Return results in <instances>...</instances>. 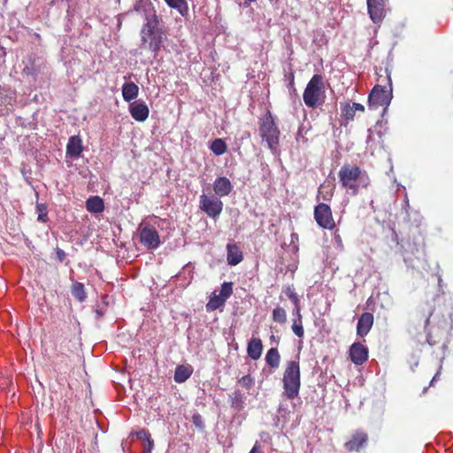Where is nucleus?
<instances>
[{
	"label": "nucleus",
	"instance_id": "45",
	"mask_svg": "<svg viewBox=\"0 0 453 453\" xmlns=\"http://www.w3.org/2000/svg\"><path fill=\"white\" fill-rule=\"evenodd\" d=\"M332 196H333V193H332V192H330V193L328 194V196H322V198H323L324 200H328V199H330Z\"/></svg>",
	"mask_w": 453,
	"mask_h": 453
},
{
	"label": "nucleus",
	"instance_id": "30",
	"mask_svg": "<svg viewBox=\"0 0 453 453\" xmlns=\"http://www.w3.org/2000/svg\"><path fill=\"white\" fill-rule=\"evenodd\" d=\"M273 320L280 325L285 324L287 322L286 311L280 306L274 308L273 311Z\"/></svg>",
	"mask_w": 453,
	"mask_h": 453
},
{
	"label": "nucleus",
	"instance_id": "39",
	"mask_svg": "<svg viewBox=\"0 0 453 453\" xmlns=\"http://www.w3.org/2000/svg\"><path fill=\"white\" fill-rule=\"evenodd\" d=\"M154 447V441L150 438L145 441V445L142 453H151Z\"/></svg>",
	"mask_w": 453,
	"mask_h": 453
},
{
	"label": "nucleus",
	"instance_id": "41",
	"mask_svg": "<svg viewBox=\"0 0 453 453\" xmlns=\"http://www.w3.org/2000/svg\"><path fill=\"white\" fill-rule=\"evenodd\" d=\"M56 254H57L58 259L60 262H63L65 259V257H66L65 252L63 250H61V249H58L57 251H56Z\"/></svg>",
	"mask_w": 453,
	"mask_h": 453
},
{
	"label": "nucleus",
	"instance_id": "3",
	"mask_svg": "<svg viewBox=\"0 0 453 453\" xmlns=\"http://www.w3.org/2000/svg\"><path fill=\"white\" fill-rule=\"evenodd\" d=\"M299 354L296 360L287 361L283 372L282 383L284 394L288 399H294L298 396L301 388V372L299 364Z\"/></svg>",
	"mask_w": 453,
	"mask_h": 453
},
{
	"label": "nucleus",
	"instance_id": "32",
	"mask_svg": "<svg viewBox=\"0 0 453 453\" xmlns=\"http://www.w3.org/2000/svg\"><path fill=\"white\" fill-rule=\"evenodd\" d=\"M292 331L297 337H303L304 330L303 327V319H293Z\"/></svg>",
	"mask_w": 453,
	"mask_h": 453
},
{
	"label": "nucleus",
	"instance_id": "5",
	"mask_svg": "<svg viewBox=\"0 0 453 453\" xmlns=\"http://www.w3.org/2000/svg\"><path fill=\"white\" fill-rule=\"evenodd\" d=\"M325 92L323 76L314 74L309 81L303 94L305 105L309 108L315 109L322 104L325 100Z\"/></svg>",
	"mask_w": 453,
	"mask_h": 453
},
{
	"label": "nucleus",
	"instance_id": "34",
	"mask_svg": "<svg viewBox=\"0 0 453 453\" xmlns=\"http://www.w3.org/2000/svg\"><path fill=\"white\" fill-rule=\"evenodd\" d=\"M284 291L287 296L293 303V304H298L300 303L299 297L297 294L295 292L294 288H292L291 286H288Z\"/></svg>",
	"mask_w": 453,
	"mask_h": 453
},
{
	"label": "nucleus",
	"instance_id": "29",
	"mask_svg": "<svg viewBox=\"0 0 453 453\" xmlns=\"http://www.w3.org/2000/svg\"><path fill=\"white\" fill-rule=\"evenodd\" d=\"M165 3L171 7L178 10V12L184 15L188 12V4L186 0H165Z\"/></svg>",
	"mask_w": 453,
	"mask_h": 453
},
{
	"label": "nucleus",
	"instance_id": "44",
	"mask_svg": "<svg viewBox=\"0 0 453 453\" xmlns=\"http://www.w3.org/2000/svg\"><path fill=\"white\" fill-rule=\"evenodd\" d=\"M256 1H257V0H244L243 4H244V6H245V7H248V6H250V4L251 3H254V2H256Z\"/></svg>",
	"mask_w": 453,
	"mask_h": 453
},
{
	"label": "nucleus",
	"instance_id": "42",
	"mask_svg": "<svg viewBox=\"0 0 453 453\" xmlns=\"http://www.w3.org/2000/svg\"><path fill=\"white\" fill-rule=\"evenodd\" d=\"M249 453H264V452L261 449V445L259 444V442L256 441V443L254 444V446L252 447V449L250 450Z\"/></svg>",
	"mask_w": 453,
	"mask_h": 453
},
{
	"label": "nucleus",
	"instance_id": "25",
	"mask_svg": "<svg viewBox=\"0 0 453 453\" xmlns=\"http://www.w3.org/2000/svg\"><path fill=\"white\" fill-rule=\"evenodd\" d=\"M226 301V300H225L219 294L218 295L216 291L212 292L209 302L206 304L207 311H214L218 310L225 304Z\"/></svg>",
	"mask_w": 453,
	"mask_h": 453
},
{
	"label": "nucleus",
	"instance_id": "8",
	"mask_svg": "<svg viewBox=\"0 0 453 453\" xmlns=\"http://www.w3.org/2000/svg\"><path fill=\"white\" fill-rule=\"evenodd\" d=\"M141 243L148 250H156L159 247L161 241L157 230L150 223H142L138 228Z\"/></svg>",
	"mask_w": 453,
	"mask_h": 453
},
{
	"label": "nucleus",
	"instance_id": "12",
	"mask_svg": "<svg viewBox=\"0 0 453 453\" xmlns=\"http://www.w3.org/2000/svg\"><path fill=\"white\" fill-rule=\"evenodd\" d=\"M387 0H366L368 14L375 24L381 23L385 18V6Z\"/></svg>",
	"mask_w": 453,
	"mask_h": 453
},
{
	"label": "nucleus",
	"instance_id": "31",
	"mask_svg": "<svg viewBox=\"0 0 453 453\" xmlns=\"http://www.w3.org/2000/svg\"><path fill=\"white\" fill-rule=\"evenodd\" d=\"M37 220L42 223H46L49 220L48 210L45 203L36 204Z\"/></svg>",
	"mask_w": 453,
	"mask_h": 453
},
{
	"label": "nucleus",
	"instance_id": "21",
	"mask_svg": "<svg viewBox=\"0 0 453 453\" xmlns=\"http://www.w3.org/2000/svg\"><path fill=\"white\" fill-rule=\"evenodd\" d=\"M86 209L91 213H101L104 210V200L98 196H89L86 201Z\"/></svg>",
	"mask_w": 453,
	"mask_h": 453
},
{
	"label": "nucleus",
	"instance_id": "43",
	"mask_svg": "<svg viewBox=\"0 0 453 453\" xmlns=\"http://www.w3.org/2000/svg\"><path fill=\"white\" fill-rule=\"evenodd\" d=\"M7 380H8L7 379L0 376V388H2L4 385H5L7 383Z\"/></svg>",
	"mask_w": 453,
	"mask_h": 453
},
{
	"label": "nucleus",
	"instance_id": "11",
	"mask_svg": "<svg viewBox=\"0 0 453 453\" xmlns=\"http://www.w3.org/2000/svg\"><path fill=\"white\" fill-rule=\"evenodd\" d=\"M369 442V435L363 429L352 432L349 439L344 443V448L349 452H359L366 448Z\"/></svg>",
	"mask_w": 453,
	"mask_h": 453
},
{
	"label": "nucleus",
	"instance_id": "28",
	"mask_svg": "<svg viewBox=\"0 0 453 453\" xmlns=\"http://www.w3.org/2000/svg\"><path fill=\"white\" fill-rule=\"evenodd\" d=\"M72 295L79 301L84 302L87 298L84 285L81 282H74L71 288Z\"/></svg>",
	"mask_w": 453,
	"mask_h": 453
},
{
	"label": "nucleus",
	"instance_id": "27",
	"mask_svg": "<svg viewBox=\"0 0 453 453\" xmlns=\"http://www.w3.org/2000/svg\"><path fill=\"white\" fill-rule=\"evenodd\" d=\"M231 406L236 410H242L244 407V395L240 390H234L230 395Z\"/></svg>",
	"mask_w": 453,
	"mask_h": 453
},
{
	"label": "nucleus",
	"instance_id": "2",
	"mask_svg": "<svg viewBox=\"0 0 453 453\" xmlns=\"http://www.w3.org/2000/svg\"><path fill=\"white\" fill-rule=\"evenodd\" d=\"M338 178L342 188L352 196H357L360 188H367L370 185L367 172L356 165L344 164L338 172Z\"/></svg>",
	"mask_w": 453,
	"mask_h": 453
},
{
	"label": "nucleus",
	"instance_id": "33",
	"mask_svg": "<svg viewBox=\"0 0 453 453\" xmlns=\"http://www.w3.org/2000/svg\"><path fill=\"white\" fill-rule=\"evenodd\" d=\"M233 294V283L232 282H224L221 285V289L219 295L225 299L227 300Z\"/></svg>",
	"mask_w": 453,
	"mask_h": 453
},
{
	"label": "nucleus",
	"instance_id": "9",
	"mask_svg": "<svg viewBox=\"0 0 453 453\" xmlns=\"http://www.w3.org/2000/svg\"><path fill=\"white\" fill-rule=\"evenodd\" d=\"M80 333L81 329L77 320L69 319V322L65 321L60 327V349H70L68 344L73 342Z\"/></svg>",
	"mask_w": 453,
	"mask_h": 453
},
{
	"label": "nucleus",
	"instance_id": "4",
	"mask_svg": "<svg viewBox=\"0 0 453 453\" xmlns=\"http://www.w3.org/2000/svg\"><path fill=\"white\" fill-rule=\"evenodd\" d=\"M258 124L259 135L262 141L266 142L272 151H276L280 143V130L271 111H266L259 119Z\"/></svg>",
	"mask_w": 453,
	"mask_h": 453
},
{
	"label": "nucleus",
	"instance_id": "26",
	"mask_svg": "<svg viewBox=\"0 0 453 453\" xmlns=\"http://www.w3.org/2000/svg\"><path fill=\"white\" fill-rule=\"evenodd\" d=\"M210 150L216 155L221 156L227 151V145L221 138H217L211 142Z\"/></svg>",
	"mask_w": 453,
	"mask_h": 453
},
{
	"label": "nucleus",
	"instance_id": "17",
	"mask_svg": "<svg viewBox=\"0 0 453 453\" xmlns=\"http://www.w3.org/2000/svg\"><path fill=\"white\" fill-rule=\"evenodd\" d=\"M233 186L226 177H218L213 183L215 196L223 197L228 196L232 191Z\"/></svg>",
	"mask_w": 453,
	"mask_h": 453
},
{
	"label": "nucleus",
	"instance_id": "14",
	"mask_svg": "<svg viewBox=\"0 0 453 453\" xmlns=\"http://www.w3.org/2000/svg\"><path fill=\"white\" fill-rule=\"evenodd\" d=\"M357 111L364 112L365 106L359 103H341V117L345 121V125L354 120Z\"/></svg>",
	"mask_w": 453,
	"mask_h": 453
},
{
	"label": "nucleus",
	"instance_id": "10",
	"mask_svg": "<svg viewBox=\"0 0 453 453\" xmlns=\"http://www.w3.org/2000/svg\"><path fill=\"white\" fill-rule=\"evenodd\" d=\"M314 218L317 224L322 228L332 230L335 226L331 208L326 203H320L315 207Z\"/></svg>",
	"mask_w": 453,
	"mask_h": 453
},
{
	"label": "nucleus",
	"instance_id": "15",
	"mask_svg": "<svg viewBox=\"0 0 453 453\" xmlns=\"http://www.w3.org/2000/svg\"><path fill=\"white\" fill-rule=\"evenodd\" d=\"M129 112L134 120L143 122L149 117L150 109L145 102L137 101L129 104Z\"/></svg>",
	"mask_w": 453,
	"mask_h": 453
},
{
	"label": "nucleus",
	"instance_id": "24",
	"mask_svg": "<svg viewBox=\"0 0 453 453\" xmlns=\"http://www.w3.org/2000/svg\"><path fill=\"white\" fill-rule=\"evenodd\" d=\"M266 365L272 369H277L280 363V355L276 348H271L265 357Z\"/></svg>",
	"mask_w": 453,
	"mask_h": 453
},
{
	"label": "nucleus",
	"instance_id": "18",
	"mask_svg": "<svg viewBox=\"0 0 453 453\" xmlns=\"http://www.w3.org/2000/svg\"><path fill=\"white\" fill-rule=\"evenodd\" d=\"M226 259L228 265L234 266L240 264L243 259V255L239 247L235 243H228L226 245Z\"/></svg>",
	"mask_w": 453,
	"mask_h": 453
},
{
	"label": "nucleus",
	"instance_id": "19",
	"mask_svg": "<svg viewBox=\"0 0 453 453\" xmlns=\"http://www.w3.org/2000/svg\"><path fill=\"white\" fill-rule=\"evenodd\" d=\"M83 150L81 139L78 135H73L69 138L66 146V153L71 157H78Z\"/></svg>",
	"mask_w": 453,
	"mask_h": 453
},
{
	"label": "nucleus",
	"instance_id": "40",
	"mask_svg": "<svg viewBox=\"0 0 453 453\" xmlns=\"http://www.w3.org/2000/svg\"><path fill=\"white\" fill-rule=\"evenodd\" d=\"M294 310L293 314L296 315L297 318L296 319H303L302 314H301V308H300V303L298 304H294Z\"/></svg>",
	"mask_w": 453,
	"mask_h": 453
},
{
	"label": "nucleus",
	"instance_id": "20",
	"mask_svg": "<svg viewBox=\"0 0 453 453\" xmlns=\"http://www.w3.org/2000/svg\"><path fill=\"white\" fill-rule=\"evenodd\" d=\"M263 351V343L261 339L252 337L247 346L248 356L252 360H257L260 358Z\"/></svg>",
	"mask_w": 453,
	"mask_h": 453
},
{
	"label": "nucleus",
	"instance_id": "22",
	"mask_svg": "<svg viewBox=\"0 0 453 453\" xmlns=\"http://www.w3.org/2000/svg\"><path fill=\"white\" fill-rule=\"evenodd\" d=\"M193 369L190 365H178L174 372V380L177 383L185 382L192 375Z\"/></svg>",
	"mask_w": 453,
	"mask_h": 453
},
{
	"label": "nucleus",
	"instance_id": "7",
	"mask_svg": "<svg viewBox=\"0 0 453 453\" xmlns=\"http://www.w3.org/2000/svg\"><path fill=\"white\" fill-rule=\"evenodd\" d=\"M223 202L215 195L202 194L199 197V208L208 217L217 219L223 211Z\"/></svg>",
	"mask_w": 453,
	"mask_h": 453
},
{
	"label": "nucleus",
	"instance_id": "37",
	"mask_svg": "<svg viewBox=\"0 0 453 453\" xmlns=\"http://www.w3.org/2000/svg\"><path fill=\"white\" fill-rule=\"evenodd\" d=\"M433 312L431 310H428V311H424L420 313V315H418L419 317V319H424V327H427V326L429 325V322H430V318L432 316Z\"/></svg>",
	"mask_w": 453,
	"mask_h": 453
},
{
	"label": "nucleus",
	"instance_id": "6",
	"mask_svg": "<svg viewBox=\"0 0 453 453\" xmlns=\"http://www.w3.org/2000/svg\"><path fill=\"white\" fill-rule=\"evenodd\" d=\"M381 76L378 79L380 81ZM381 82L386 81V85L377 84L372 89L368 103L370 108L377 109L380 106H388L392 99V81L389 74L382 77Z\"/></svg>",
	"mask_w": 453,
	"mask_h": 453
},
{
	"label": "nucleus",
	"instance_id": "36",
	"mask_svg": "<svg viewBox=\"0 0 453 453\" xmlns=\"http://www.w3.org/2000/svg\"><path fill=\"white\" fill-rule=\"evenodd\" d=\"M192 423L194 424V426L196 428H198L200 430L204 429V423H203L202 416L199 413H195L192 416Z\"/></svg>",
	"mask_w": 453,
	"mask_h": 453
},
{
	"label": "nucleus",
	"instance_id": "1",
	"mask_svg": "<svg viewBox=\"0 0 453 453\" xmlns=\"http://www.w3.org/2000/svg\"><path fill=\"white\" fill-rule=\"evenodd\" d=\"M134 10L145 20L140 31V48L150 50L154 58H157L165 39H166V32L161 24V19L157 15V12L150 0H140L134 6Z\"/></svg>",
	"mask_w": 453,
	"mask_h": 453
},
{
	"label": "nucleus",
	"instance_id": "23",
	"mask_svg": "<svg viewBox=\"0 0 453 453\" xmlns=\"http://www.w3.org/2000/svg\"><path fill=\"white\" fill-rule=\"evenodd\" d=\"M139 93V87L134 82H127L122 86V96L126 102L135 99Z\"/></svg>",
	"mask_w": 453,
	"mask_h": 453
},
{
	"label": "nucleus",
	"instance_id": "35",
	"mask_svg": "<svg viewBox=\"0 0 453 453\" xmlns=\"http://www.w3.org/2000/svg\"><path fill=\"white\" fill-rule=\"evenodd\" d=\"M239 383L246 389H250L254 385V379L250 374L244 375L239 380Z\"/></svg>",
	"mask_w": 453,
	"mask_h": 453
},
{
	"label": "nucleus",
	"instance_id": "13",
	"mask_svg": "<svg viewBox=\"0 0 453 453\" xmlns=\"http://www.w3.org/2000/svg\"><path fill=\"white\" fill-rule=\"evenodd\" d=\"M349 358L353 364L362 365L368 359V349L361 342H354L349 350Z\"/></svg>",
	"mask_w": 453,
	"mask_h": 453
},
{
	"label": "nucleus",
	"instance_id": "38",
	"mask_svg": "<svg viewBox=\"0 0 453 453\" xmlns=\"http://www.w3.org/2000/svg\"><path fill=\"white\" fill-rule=\"evenodd\" d=\"M136 437L140 441H149V439L151 438V435H150L149 431H147L145 429H141L140 431L136 432Z\"/></svg>",
	"mask_w": 453,
	"mask_h": 453
},
{
	"label": "nucleus",
	"instance_id": "16",
	"mask_svg": "<svg viewBox=\"0 0 453 453\" xmlns=\"http://www.w3.org/2000/svg\"><path fill=\"white\" fill-rule=\"evenodd\" d=\"M374 317L371 312H364L358 319L357 325V334L364 337L368 334L372 327Z\"/></svg>",
	"mask_w": 453,
	"mask_h": 453
},
{
	"label": "nucleus",
	"instance_id": "47",
	"mask_svg": "<svg viewBox=\"0 0 453 453\" xmlns=\"http://www.w3.org/2000/svg\"><path fill=\"white\" fill-rule=\"evenodd\" d=\"M275 336L274 335H272L271 336V340H274Z\"/></svg>",
	"mask_w": 453,
	"mask_h": 453
},
{
	"label": "nucleus",
	"instance_id": "46",
	"mask_svg": "<svg viewBox=\"0 0 453 453\" xmlns=\"http://www.w3.org/2000/svg\"><path fill=\"white\" fill-rule=\"evenodd\" d=\"M245 134V137H250V132H245V134Z\"/></svg>",
	"mask_w": 453,
	"mask_h": 453
}]
</instances>
